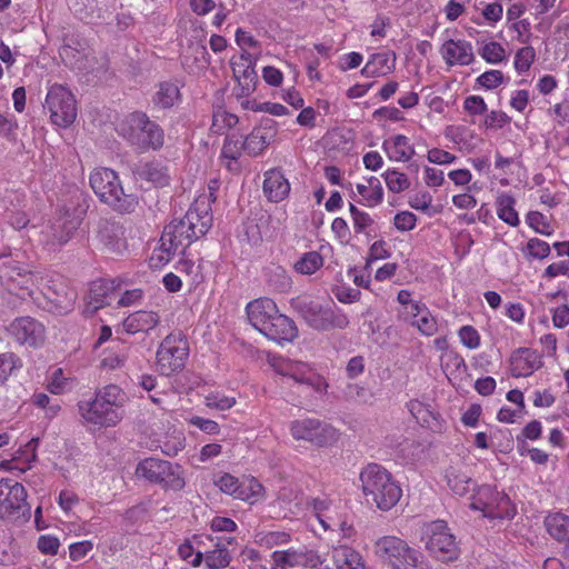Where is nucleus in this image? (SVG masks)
<instances>
[{"instance_id":"obj_1","label":"nucleus","mask_w":569,"mask_h":569,"mask_svg":"<svg viewBox=\"0 0 569 569\" xmlns=\"http://www.w3.org/2000/svg\"><path fill=\"white\" fill-rule=\"evenodd\" d=\"M127 396L116 386L109 385L100 389L94 398L79 403V412L83 422L93 430L116 427L124 417Z\"/></svg>"},{"instance_id":"obj_2","label":"nucleus","mask_w":569,"mask_h":569,"mask_svg":"<svg viewBox=\"0 0 569 569\" xmlns=\"http://www.w3.org/2000/svg\"><path fill=\"white\" fill-rule=\"evenodd\" d=\"M361 490L378 509H392L402 497V489L393 476L378 463L367 465L360 472Z\"/></svg>"},{"instance_id":"obj_3","label":"nucleus","mask_w":569,"mask_h":569,"mask_svg":"<svg viewBox=\"0 0 569 569\" xmlns=\"http://www.w3.org/2000/svg\"><path fill=\"white\" fill-rule=\"evenodd\" d=\"M372 551L389 569H432L418 549L397 536L379 537L373 542Z\"/></svg>"},{"instance_id":"obj_4","label":"nucleus","mask_w":569,"mask_h":569,"mask_svg":"<svg viewBox=\"0 0 569 569\" xmlns=\"http://www.w3.org/2000/svg\"><path fill=\"white\" fill-rule=\"evenodd\" d=\"M212 226V216L204 202L197 201L180 220H173L163 230L164 240L184 250L193 241L204 236Z\"/></svg>"},{"instance_id":"obj_5","label":"nucleus","mask_w":569,"mask_h":569,"mask_svg":"<svg viewBox=\"0 0 569 569\" xmlns=\"http://www.w3.org/2000/svg\"><path fill=\"white\" fill-rule=\"evenodd\" d=\"M118 133L132 147L146 151L160 149L164 142L162 129L143 112H132L119 121Z\"/></svg>"},{"instance_id":"obj_6","label":"nucleus","mask_w":569,"mask_h":569,"mask_svg":"<svg viewBox=\"0 0 569 569\" xmlns=\"http://www.w3.org/2000/svg\"><path fill=\"white\" fill-rule=\"evenodd\" d=\"M90 186L99 199L121 212H130L138 204L132 193H126L116 171L100 167L89 177Z\"/></svg>"},{"instance_id":"obj_7","label":"nucleus","mask_w":569,"mask_h":569,"mask_svg":"<svg viewBox=\"0 0 569 569\" xmlns=\"http://www.w3.org/2000/svg\"><path fill=\"white\" fill-rule=\"evenodd\" d=\"M421 541L428 555L442 563H450L460 557V547L456 536L443 520L423 525Z\"/></svg>"},{"instance_id":"obj_8","label":"nucleus","mask_w":569,"mask_h":569,"mask_svg":"<svg viewBox=\"0 0 569 569\" xmlns=\"http://www.w3.org/2000/svg\"><path fill=\"white\" fill-rule=\"evenodd\" d=\"M136 476L167 490L180 491L186 481L181 467L158 458H146L136 467Z\"/></svg>"},{"instance_id":"obj_9","label":"nucleus","mask_w":569,"mask_h":569,"mask_svg":"<svg viewBox=\"0 0 569 569\" xmlns=\"http://www.w3.org/2000/svg\"><path fill=\"white\" fill-rule=\"evenodd\" d=\"M189 356V343L181 332L169 333L159 345L156 365L162 376H171L182 370Z\"/></svg>"},{"instance_id":"obj_10","label":"nucleus","mask_w":569,"mask_h":569,"mask_svg":"<svg viewBox=\"0 0 569 569\" xmlns=\"http://www.w3.org/2000/svg\"><path fill=\"white\" fill-rule=\"evenodd\" d=\"M470 508L482 512L489 519H507L515 517L517 509L510 498L491 486H481L471 497Z\"/></svg>"},{"instance_id":"obj_11","label":"nucleus","mask_w":569,"mask_h":569,"mask_svg":"<svg viewBox=\"0 0 569 569\" xmlns=\"http://www.w3.org/2000/svg\"><path fill=\"white\" fill-rule=\"evenodd\" d=\"M289 432L296 441L308 442L319 448L332 446L340 438V432L337 428L315 418L291 421Z\"/></svg>"},{"instance_id":"obj_12","label":"nucleus","mask_w":569,"mask_h":569,"mask_svg":"<svg viewBox=\"0 0 569 569\" xmlns=\"http://www.w3.org/2000/svg\"><path fill=\"white\" fill-rule=\"evenodd\" d=\"M270 366L278 375L307 386L316 393L322 395L327 391L328 385L325 379L307 362L274 357L270 359Z\"/></svg>"},{"instance_id":"obj_13","label":"nucleus","mask_w":569,"mask_h":569,"mask_svg":"<svg viewBox=\"0 0 569 569\" xmlns=\"http://www.w3.org/2000/svg\"><path fill=\"white\" fill-rule=\"evenodd\" d=\"M44 109L48 110L51 122L61 128L69 127L77 118L76 99L72 92L61 84L49 88Z\"/></svg>"},{"instance_id":"obj_14","label":"nucleus","mask_w":569,"mask_h":569,"mask_svg":"<svg viewBox=\"0 0 569 569\" xmlns=\"http://www.w3.org/2000/svg\"><path fill=\"white\" fill-rule=\"evenodd\" d=\"M298 308L307 323L317 330L345 329L349 325L348 316L330 306L303 300L299 302Z\"/></svg>"},{"instance_id":"obj_15","label":"nucleus","mask_w":569,"mask_h":569,"mask_svg":"<svg viewBox=\"0 0 569 569\" xmlns=\"http://www.w3.org/2000/svg\"><path fill=\"white\" fill-rule=\"evenodd\" d=\"M271 569L309 568L320 569L325 558L318 551L307 547L288 548L273 551L271 555Z\"/></svg>"},{"instance_id":"obj_16","label":"nucleus","mask_w":569,"mask_h":569,"mask_svg":"<svg viewBox=\"0 0 569 569\" xmlns=\"http://www.w3.org/2000/svg\"><path fill=\"white\" fill-rule=\"evenodd\" d=\"M8 280L13 288L21 290V296L32 297L34 291L40 288L43 281V274L40 270L32 269L29 264L19 261H9L4 264Z\"/></svg>"},{"instance_id":"obj_17","label":"nucleus","mask_w":569,"mask_h":569,"mask_svg":"<svg viewBox=\"0 0 569 569\" xmlns=\"http://www.w3.org/2000/svg\"><path fill=\"white\" fill-rule=\"evenodd\" d=\"M9 336L21 346L39 348L46 340V329L41 322L31 317L14 319L8 327Z\"/></svg>"},{"instance_id":"obj_18","label":"nucleus","mask_w":569,"mask_h":569,"mask_svg":"<svg viewBox=\"0 0 569 569\" xmlns=\"http://www.w3.org/2000/svg\"><path fill=\"white\" fill-rule=\"evenodd\" d=\"M233 77L238 82L237 94L248 97L256 90L258 76L254 71V61L249 52L243 51L230 61Z\"/></svg>"},{"instance_id":"obj_19","label":"nucleus","mask_w":569,"mask_h":569,"mask_svg":"<svg viewBox=\"0 0 569 569\" xmlns=\"http://www.w3.org/2000/svg\"><path fill=\"white\" fill-rule=\"evenodd\" d=\"M509 372L515 378H526L542 367V358L535 349L520 347L515 349L508 360Z\"/></svg>"},{"instance_id":"obj_20","label":"nucleus","mask_w":569,"mask_h":569,"mask_svg":"<svg viewBox=\"0 0 569 569\" xmlns=\"http://www.w3.org/2000/svg\"><path fill=\"white\" fill-rule=\"evenodd\" d=\"M27 500L26 488L11 479L0 480V518H7L19 511Z\"/></svg>"},{"instance_id":"obj_21","label":"nucleus","mask_w":569,"mask_h":569,"mask_svg":"<svg viewBox=\"0 0 569 569\" xmlns=\"http://www.w3.org/2000/svg\"><path fill=\"white\" fill-rule=\"evenodd\" d=\"M278 133L277 122L272 119H264L259 126L244 138V152L248 156H260L274 140Z\"/></svg>"},{"instance_id":"obj_22","label":"nucleus","mask_w":569,"mask_h":569,"mask_svg":"<svg viewBox=\"0 0 569 569\" xmlns=\"http://www.w3.org/2000/svg\"><path fill=\"white\" fill-rule=\"evenodd\" d=\"M98 238L111 253L122 254L128 250L127 230L119 222L104 221L99 229Z\"/></svg>"},{"instance_id":"obj_23","label":"nucleus","mask_w":569,"mask_h":569,"mask_svg":"<svg viewBox=\"0 0 569 569\" xmlns=\"http://www.w3.org/2000/svg\"><path fill=\"white\" fill-rule=\"evenodd\" d=\"M440 54L449 67L469 66L473 59L472 44L465 39H449L440 47Z\"/></svg>"},{"instance_id":"obj_24","label":"nucleus","mask_w":569,"mask_h":569,"mask_svg":"<svg viewBox=\"0 0 569 569\" xmlns=\"http://www.w3.org/2000/svg\"><path fill=\"white\" fill-rule=\"evenodd\" d=\"M405 320L425 337H433L439 331L438 318L423 302L411 305Z\"/></svg>"},{"instance_id":"obj_25","label":"nucleus","mask_w":569,"mask_h":569,"mask_svg":"<svg viewBox=\"0 0 569 569\" xmlns=\"http://www.w3.org/2000/svg\"><path fill=\"white\" fill-rule=\"evenodd\" d=\"M39 439L32 438L26 445L21 446L12 456L11 459L2 460L0 462V470L12 471L17 470L26 472L31 469L37 459V449Z\"/></svg>"},{"instance_id":"obj_26","label":"nucleus","mask_w":569,"mask_h":569,"mask_svg":"<svg viewBox=\"0 0 569 569\" xmlns=\"http://www.w3.org/2000/svg\"><path fill=\"white\" fill-rule=\"evenodd\" d=\"M278 307L270 298H259L249 302L246 312L250 325L259 332L277 315Z\"/></svg>"},{"instance_id":"obj_27","label":"nucleus","mask_w":569,"mask_h":569,"mask_svg":"<svg viewBox=\"0 0 569 569\" xmlns=\"http://www.w3.org/2000/svg\"><path fill=\"white\" fill-rule=\"evenodd\" d=\"M270 340L277 342L292 341L298 333L295 322L284 315L277 312V315L266 325L260 331Z\"/></svg>"},{"instance_id":"obj_28","label":"nucleus","mask_w":569,"mask_h":569,"mask_svg":"<svg viewBox=\"0 0 569 569\" xmlns=\"http://www.w3.org/2000/svg\"><path fill=\"white\" fill-rule=\"evenodd\" d=\"M263 193L270 202H281L290 193V183L278 169H270L264 172Z\"/></svg>"},{"instance_id":"obj_29","label":"nucleus","mask_w":569,"mask_h":569,"mask_svg":"<svg viewBox=\"0 0 569 569\" xmlns=\"http://www.w3.org/2000/svg\"><path fill=\"white\" fill-rule=\"evenodd\" d=\"M382 150L388 159L393 162H408L416 153L413 144L405 134H393L385 139Z\"/></svg>"},{"instance_id":"obj_30","label":"nucleus","mask_w":569,"mask_h":569,"mask_svg":"<svg viewBox=\"0 0 569 569\" xmlns=\"http://www.w3.org/2000/svg\"><path fill=\"white\" fill-rule=\"evenodd\" d=\"M397 57L392 51L377 52L369 57L361 69V74L367 78L385 77L396 69Z\"/></svg>"},{"instance_id":"obj_31","label":"nucleus","mask_w":569,"mask_h":569,"mask_svg":"<svg viewBox=\"0 0 569 569\" xmlns=\"http://www.w3.org/2000/svg\"><path fill=\"white\" fill-rule=\"evenodd\" d=\"M331 560L336 569H367L362 555L346 545L332 548Z\"/></svg>"},{"instance_id":"obj_32","label":"nucleus","mask_w":569,"mask_h":569,"mask_svg":"<svg viewBox=\"0 0 569 569\" xmlns=\"http://www.w3.org/2000/svg\"><path fill=\"white\" fill-rule=\"evenodd\" d=\"M160 317L154 311L139 310L128 316L123 321V329L130 335L148 332L156 328Z\"/></svg>"},{"instance_id":"obj_33","label":"nucleus","mask_w":569,"mask_h":569,"mask_svg":"<svg viewBox=\"0 0 569 569\" xmlns=\"http://www.w3.org/2000/svg\"><path fill=\"white\" fill-rule=\"evenodd\" d=\"M407 408L416 421L422 427L429 428L433 431L442 430L440 415L431 410L429 406L417 399H412L407 403Z\"/></svg>"},{"instance_id":"obj_34","label":"nucleus","mask_w":569,"mask_h":569,"mask_svg":"<svg viewBox=\"0 0 569 569\" xmlns=\"http://www.w3.org/2000/svg\"><path fill=\"white\" fill-rule=\"evenodd\" d=\"M357 193L360 196V203L366 207H377L383 201V188L377 177H369L363 182L356 184Z\"/></svg>"},{"instance_id":"obj_35","label":"nucleus","mask_w":569,"mask_h":569,"mask_svg":"<svg viewBox=\"0 0 569 569\" xmlns=\"http://www.w3.org/2000/svg\"><path fill=\"white\" fill-rule=\"evenodd\" d=\"M495 206L500 220L510 227L519 226L520 218L515 208L516 199L509 192L499 191L496 196Z\"/></svg>"},{"instance_id":"obj_36","label":"nucleus","mask_w":569,"mask_h":569,"mask_svg":"<svg viewBox=\"0 0 569 569\" xmlns=\"http://www.w3.org/2000/svg\"><path fill=\"white\" fill-rule=\"evenodd\" d=\"M242 152H244L243 140L233 136L226 138L221 150V158L224 160V164L229 171H239L240 166L238 160Z\"/></svg>"},{"instance_id":"obj_37","label":"nucleus","mask_w":569,"mask_h":569,"mask_svg":"<svg viewBox=\"0 0 569 569\" xmlns=\"http://www.w3.org/2000/svg\"><path fill=\"white\" fill-rule=\"evenodd\" d=\"M238 487L236 499L253 505L264 498V488L254 477H242Z\"/></svg>"},{"instance_id":"obj_38","label":"nucleus","mask_w":569,"mask_h":569,"mask_svg":"<svg viewBox=\"0 0 569 569\" xmlns=\"http://www.w3.org/2000/svg\"><path fill=\"white\" fill-rule=\"evenodd\" d=\"M138 178L152 182L154 186H164L169 181L167 169L158 161H147L138 166Z\"/></svg>"},{"instance_id":"obj_39","label":"nucleus","mask_w":569,"mask_h":569,"mask_svg":"<svg viewBox=\"0 0 569 569\" xmlns=\"http://www.w3.org/2000/svg\"><path fill=\"white\" fill-rule=\"evenodd\" d=\"M545 525L552 538L569 546V516L559 512L551 513L546 517Z\"/></svg>"},{"instance_id":"obj_40","label":"nucleus","mask_w":569,"mask_h":569,"mask_svg":"<svg viewBox=\"0 0 569 569\" xmlns=\"http://www.w3.org/2000/svg\"><path fill=\"white\" fill-rule=\"evenodd\" d=\"M181 100L180 88L177 82H161L153 96V103L159 108H171Z\"/></svg>"},{"instance_id":"obj_41","label":"nucleus","mask_w":569,"mask_h":569,"mask_svg":"<svg viewBox=\"0 0 569 569\" xmlns=\"http://www.w3.org/2000/svg\"><path fill=\"white\" fill-rule=\"evenodd\" d=\"M178 251L180 250L177 248V244H173L171 241H166L164 234L162 233L159 246L154 248L149 259L150 267L153 269L162 268L171 261Z\"/></svg>"},{"instance_id":"obj_42","label":"nucleus","mask_w":569,"mask_h":569,"mask_svg":"<svg viewBox=\"0 0 569 569\" xmlns=\"http://www.w3.org/2000/svg\"><path fill=\"white\" fill-rule=\"evenodd\" d=\"M446 479L449 489L458 496H465L475 486L469 476L455 467H449L446 470Z\"/></svg>"},{"instance_id":"obj_43","label":"nucleus","mask_w":569,"mask_h":569,"mask_svg":"<svg viewBox=\"0 0 569 569\" xmlns=\"http://www.w3.org/2000/svg\"><path fill=\"white\" fill-rule=\"evenodd\" d=\"M230 561V551L219 541L216 543L214 549L207 551L203 557L206 569H226Z\"/></svg>"},{"instance_id":"obj_44","label":"nucleus","mask_w":569,"mask_h":569,"mask_svg":"<svg viewBox=\"0 0 569 569\" xmlns=\"http://www.w3.org/2000/svg\"><path fill=\"white\" fill-rule=\"evenodd\" d=\"M130 348L124 343H119L117 347L110 348L104 351L101 359L103 368L114 370L124 366Z\"/></svg>"},{"instance_id":"obj_45","label":"nucleus","mask_w":569,"mask_h":569,"mask_svg":"<svg viewBox=\"0 0 569 569\" xmlns=\"http://www.w3.org/2000/svg\"><path fill=\"white\" fill-rule=\"evenodd\" d=\"M323 266V258L317 251L303 253L293 264L295 271L303 276L313 274Z\"/></svg>"},{"instance_id":"obj_46","label":"nucleus","mask_w":569,"mask_h":569,"mask_svg":"<svg viewBox=\"0 0 569 569\" xmlns=\"http://www.w3.org/2000/svg\"><path fill=\"white\" fill-rule=\"evenodd\" d=\"M479 56L488 63L498 64L506 60L507 51L505 47L497 41L478 42Z\"/></svg>"},{"instance_id":"obj_47","label":"nucleus","mask_w":569,"mask_h":569,"mask_svg":"<svg viewBox=\"0 0 569 569\" xmlns=\"http://www.w3.org/2000/svg\"><path fill=\"white\" fill-rule=\"evenodd\" d=\"M388 190L392 193H401L410 188L408 176L397 168H389L382 173Z\"/></svg>"},{"instance_id":"obj_48","label":"nucleus","mask_w":569,"mask_h":569,"mask_svg":"<svg viewBox=\"0 0 569 569\" xmlns=\"http://www.w3.org/2000/svg\"><path fill=\"white\" fill-rule=\"evenodd\" d=\"M291 541V535L287 531H261L254 537V542L261 547L271 549Z\"/></svg>"},{"instance_id":"obj_49","label":"nucleus","mask_w":569,"mask_h":569,"mask_svg":"<svg viewBox=\"0 0 569 569\" xmlns=\"http://www.w3.org/2000/svg\"><path fill=\"white\" fill-rule=\"evenodd\" d=\"M440 367L443 373L450 379L451 376L466 368V362L458 351L451 350V352L441 353Z\"/></svg>"},{"instance_id":"obj_50","label":"nucleus","mask_w":569,"mask_h":569,"mask_svg":"<svg viewBox=\"0 0 569 569\" xmlns=\"http://www.w3.org/2000/svg\"><path fill=\"white\" fill-rule=\"evenodd\" d=\"M238 123V117L223 109H218L212 114L211 131L222 134Z\"/></svg>"},{"instance_id":"obj_51","label":"nucleus","mask_w":569,"mask_h":569,"mask_svg":"<svg viewBox=\"0 0 569 569\" xmlns=\"http://www.w3.org/2000/svg\"><path fill=\"white\" fill-rule=\"evenodd\" d=\"M521 252L527 259L542 260L550 254V246L539 238H531L521 249Z\"/></svg>"},{"instance_id":"obj_52","label":"nucleus","mask_w":569,"mask_h":569,"mask_svg":"<svg viewBox=\"0 0 569 569\" xmlns=\"http://www.w3.org/2000/svg\"><path fill=\"white\" fill-rule=\"evenodd\" d=\"M47 388L53 395H61L72 388V381L61 368H57L51 372Z\"/></svg>"},{"instance_id":"obj_53","label":"nucleus","mask_w":569,"mask_h":569,"mask_svg":"<svg viewBox=\"0 0 569 569\" xmlns=\"http://www.w3.org/2000/svg\"><path fill=\"white\" fill-rule=\"evenodd\" d=\"M547 116L559 127L569 123V96H565L559 102L551 106L547 110Z\"/></svg>"},{"instance_id":"obj_54","label":"nucleus","mask_w":569,"mask_h":569,"mask_svg":"<svg viewBox=\"0 0 569 569\" xmlns=\"http://www.w3.org/2000/svg\"><path fill=\"white\" fill-rule=\"evenodd\" d=\"M22 367L21 359L13 352L0 353V383L8 380L13 371Z\"/></svg>"},{"instance_id":"obj_55","label":"nucleus","mask_w":569,"mask_h":569,"mask_svg":"<svg viewBox=\"0 0 569 569\" xmlns=\"http://www.w3.org/2000/svg\"><path fill=\"white\" fill-rule=\"evenodd\" d=\"M457 335H458L460 343L465 348H467L469 350H477L478 348H480L481 336L475 327H472L470 325H465L459 328V330L457 331Z\"/></svg>"},{"instance_id":"obj_56","label":"nucleus","mask_w":569,"mask_h":569,"mask_svg":"<svg viewBox=\"0 0 569 569\" xmlns=\"http://www.w3.org/2000/svg\"><path fill=\"white\" fill-rule=\"evenodd\" d=\"M536 58V51L532 47L520 48L515 56L513 66L518 73L527 72Z\"/></svg>"},{"instance_id":"obj_57","label":"nucleus","mask_w":569,"mask_h":569,"mask_svg":"<svg viewBox=\"0 0 569 569\" xmlns=\"http://www.w3.org/2000/svg\"><path fill=\"white\" fill-rule=\"evenodd\" d=\"M237 403L236 398L228 397L218 391L210 392L204 397V405L210 409L228 410Z\"/></svg>"},{"instance_id":"obj_58","label":"nucleus","mask_w":569,"mask_h":569,"mask_svg":"<svg viewBox=\"0 0 569 569\" xmlns=\"http://www.w3.org/2000/svg\"><path fill=\"white\" fill-rule=\"evenodd\" d=\"M241 106L244 109H250L253 111H263L278 117L286 116L289 113L288 109L281 103H257L256 101L244 100L241 102Z\"/></svg>"},{"instance_id":"obj_59","label":"nucleus","mask_w":569,"mask_h":569,"mask_svg":"<svg viewBox=\"0 0 569 569\" xmlns=\"http://www.w3.org/2000/svg\"><path fill=\"white\" fill-rule=\"evenodd\" d=\"M193 547L196 552L194 557L191 559V566L198 568L203 562V557L206 555L207 541H212L211 536L203 535H193L190 539H188Z\"/></svg>"},{"instance_id":"obj_60","label":"nucleus","mask_w":569,"mask_h":569,"mask_svg":"<svg viewBox=\"0 0 569 569\" xmlns=\"http://www.w3.org/2000/svg\"><path fill=\"white\" fill-rule=\"evenodd\" d=\"M528 226L533 229L536 232L550 236L552 234V227L547 221V218L538 211H530L526 217Z\"/></svg>"},{"instance_id":"obj_61","label":"nucleus","mask_w":569,"mask_h":569,"mask_svg":"<svg viewBox=\"0 0 569 569\" xmlns=\"http://www.w3.org/2000/svg\"><path fill=\"white\" fill-rule=\"evenodd\" d=\"M61 542L54 535H41L37 540L38 550L46 556H56L59 552Z\"/></svg>"},{"instance_id":"obj_62","label":"nucleus","mask_w":569,"mask_h":569,"mask_svg":"<svg viewBox=\"0 0 569 569\" xmlns=\"http://www.w3.org/2000/svg\"><path fill=\"white\" fill-rule=\"evenodd\" d=\"M476 81L482 88L492 90L503 82V73L500 70H489L481 73Z\"/></svg>"},{"instance_id":"obj_63","label":"nucleus","mask_w":569,"mask_h":569,"mask_svg":"<svg viewBox=\"0 0 569 569\" xmlns=\"http://www.w3.org/2000/svg\"><path fill=\"white\" fill-rule=\"evenodd\" d=\"M242 562L247 565L248 569H267L262 561L260 552L251 547H244L240 553Z\"/></svg>"},{"instance_id":"obj_64","label":"nucleus","mask_w":569,"mask_h":569,"mask_svg":"<svg viewBox=\"0 0 569 569\" xmlns=\"http://www.w3.org/2000/svg\"><path fill=\"white\" fill-rule=\"evenodd\" d=\"M481 14L488 26H496L503 16V7L498 2L486 3L482 8Z\"/></svg>"}]
</instances>
